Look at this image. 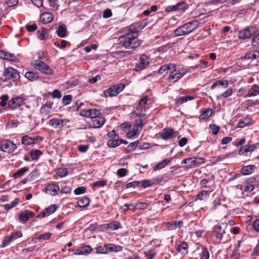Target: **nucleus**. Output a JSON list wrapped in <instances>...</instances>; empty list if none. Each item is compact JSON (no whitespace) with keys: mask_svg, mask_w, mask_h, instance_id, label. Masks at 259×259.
I'll use <instances>...</instances> for the list:
<instances>
[{"mask_svg":"<svg viewBox=\"0 0 259 259\" xmlns=\"http://www.w3.org/2000/svg\"><path fill=\"white\" fill-rule=\"evenodd\" d=\"M139 32L136 27L131 26L128 31L120 36L118 38L119 44L126 49H135L141 44L138 38Z\"/></svg>","mask_w":259,"mask_h":259,"instance_id":"f257e3e1","label":"nucleus"},{"mask_svg":"<svg viewBox=\"0 0 259 259\" xmlns=\"http://www.w3.org/2000/svg\"><path fill=\"white\" fill-rule=\"evenodd\" d=\"M199 26V22L196 20L186 23L177 28L174 31L176 36L185 35L193 31Z\"/></svg>","mask_w":259,"mask_h":259,"instance_id":"f03ea898","label":"nucleus"},{"mask_svg":"<svg viewBox=\"0 0 259 259\" xmlns=\"http://www.w3.org/2000/svg\"><path fill=\"white\" fill-rule=\"evenodd\" d=\"M257 29L253 26H248L240 30L238 33V38L240 39H246L249 38L252 35L257 32Z\"/></svg>","mask_w":259,"mask_h":259,"instance_id":"7ed1b4c3","label":"nucleus"},{"mask_svg":"<svg viewBox=\"0 0 259 259\" xmlns=\"http://www.w3.org/2000/svg\"><path fill=\"white\" fill-rule=\"evenodd\" d=\"M34 68L42 73L46 75H52L53 73V69L44 62L40 60H35L33 63Z\"/></svg>","mask_w":259,"mask_h":259,"instance_id":"20e7f679","label":"nucleus"},{"mask_svg":"<svg viewBox=\"0 0 259 259\" xmlns=\"http://www.w3.org/2000/svg\"><path fill=\"white\" fill-rule=\"evenodd\" d=\"M124 85L122 84H117L113 85L108 89L104 91L106 97L115 96L123 90Z\"/></svg>","mask_w":259,"mask_h":259,"instance_id":"39448f33","label":"nucleus"},{"mask_svg":"<svg viewBox=\"0 0 259 259\" xmlns=\"http://www.w3.org/2000/svg\"><path fill=\"white\" fill-rule=\"evenodd\" d=\"M0 148L4 152L12 153L17 148V146L11 141L6 140L0 142Z\"/></svg>","mask_w":259,"mask_h":259,"instance_id":"423d86ee","label":"nucleus"},{"mask_svg":"<svg viewBox=\"0 0 259 259\" xmlns=\"http://www.w3.org/2000/svg\"><path fill=\"white\" fill-rule=\"evenodd\" d=\"M188 8V4L185 2L178 3L177 4L172 6H168L165 8V11L170 12L172 11H177L182 10L185 11Z\"/></svg>","mask_w":259,"mask_h":259,"instance_id":"0eeeda50","label":"nucleus"},{"mask_svg":"<svg viewBox=\"0 0 259 259\" xmlns=\"http://www.w3.org/2000/svg\"><path fill=\"white\" fill-rule=\"evenodd\" d=\"M4 75L6 80H10L13 81H16L19 77L18 71L13 68H8L5 71Z\"/></svg>","mask_w":259,"mask_h":259,"instance_id":"6e6552de","label":"nucleus"},{"mask_svg":"<svg viewBox=\"0 0 259 259\" xmlns=\"http://www.w3.org/2000/svg\"><path fill=\"white\" fill-rule=\"evenodd\" d=\"M23 98L16 97L12 98L9 102L8 107L11 109H15L24 104Z\"/></svg>","mask_w":259,"mask_h":259,"instance_id":"1a4fd4ad","label":"nucleus"},{"mask_svg":"<svg viewBox=\"0 0 259 259\" xmlns=\"http://www.w3.org/2000/svg\"><path fill=\"white\" fill-rule=\"evenodd\" d=\"M177 134V132L174 131V130L171 128H164L162 130L160 137L164 140H167L174 137H176Z\"/></svg>","mask_w":259,"mask_h":259,"instance_id":"9d476101","label":"nucleus"},{"mask_svg":"<svg viewBox=\"0 0 259 259\" xmlns=\"http://www.w3.org/2000/svg\"><path fill=\"white\" fill-rule=\"evenodd\" d=\"M149 64V61L147 56L145 54L141 55L140 62L137 63L135 67V70L139 71L145 68Z\"/></svg>","mask_w":259,"mask_h":259,"instance_id":"9b49d317","label":"nucleus"},{"mask_svg":"<svg viewBox=\"0 0 259 259\" xmlns=\"http://www.w3.org/2000/svg\"><path fill=\"white\" fill-rule=\"evenodd\" d=\"M259 145L258 143H256L255 144H251L248 143L247 145H245L242 146L239 151V155H243L248 152H251L254 151L255 149L257 148Z\"/></svg>","mask_w":259,"mask_h":259,"instance_id":"f8f14e48","label":"nucleus"},{"mask_svg":"<svg viewBox=\"0 0 259 259\" xmlns=\"http://www.w3.org/2000/svg\"><path fill=\"white\" fill-rule=\"evenodd\" d=\"M57 209V207L55 204H52L41 211L37 215V218L41 219L53 213Z\"/></svg>","mask_w":259,"mask_h":259,"instance_id":"ddd939ff","label":"nucleus"},{"mask_svg":"<svg viewBox=\"0 0 259 259\" xmlns=\"http://www.w3.org/2000/svg\"><path fill=\"white\" fill-rule=\"evenodd\" d=\"M81 114L83 116L91 118V120H92L94 118H95L100 116V112L98 109H89L82 111Z\"/></svg>","mask_w":259,"mask_h":259,"instance_id":"4468645a","label":"nucleus"},{"mask_svg":"<svg viewBox=\"0 0 259 259\" xmlns=\"http://www.w3.org/2000/svg\"><path fill=\"white\" fill-rule=\"evenodd\" d=\"M186 74V72H180L178 71L176 73L170 72L167 80L169 83H174L178 80L183 77V76Z\"/></svg>","mask_w":259,"mask_h":259,"instance_id":"2eb2a0df","label":"nucleus"},{"mask_svg":"<svg viewBox=\"0 0 259 259\" xmlns=\"http://www.w3.org/2000/svg\"><path fill=\"white\" fill-rule=\"evenodd\" d=\"M59 190V186L56 183L49 184L46 188V193L52 196L57 195V192Z\"/></svg>","mask_w":259,"mask_h":259,"instance_id":"dca6fc26","label":"nucleus"},{"mask_svg":"<svg viewBox=\"0 0 259 259\" xmlns=\"http://www.w3.org/2000/svg\"><path fill=\"white\" fill-rule=\"evenodd\" d=\"M22 234L21 232L18 231L15 233L11 234L10 236H7L4 240L3 243L4 246L8 245L11 242L17 239L18 238L22 237Z\"/></svg>","mask_w":259,"mask_h":259,"instance_id":"f3484780","label":"nucleus"},{"mask_svg":"<svg viewBox=\"0 0 259 259\" xmlns=\"http://www.w3.org/2000/svg\"><path fill=\"white\" fill-rule=\"evenodd\" d=\"M92 247L89 245H85L82 247L77 248L74 252L75 255H88L92 251Z\"/></svg>","mask_w":259,"mask_h":259,"instance_id":"a211bd4d","label":"nucleus"},{"mask_svg":"<svg viewBox=\"0 0 259 259\" xmlns=\"http://www.w3.org/2000/svg\"><path fill=\"white\" fill-rule=\"evenodd\" d=\"M0 58L15 62H17L19 61L13 54L9 53L4 51H0Z\"/></svg>","mask_w":259,"mask_h":259,"instance_id":"6ab92c4d","label":"nucleus"},{"mask_svg":"<svg viewBox=\"0 0 259 259\" xmlns=\"http://www.w3.org/2000/svg\"><path fill=\"white\" fill-rule=\"evenodd\" d=\"M92 127L94 128H100L105 122V119L102 116H99L96 118H94L92 120Z\"/></svg>","mask_w":259,"mask_h":259,"instance_id":"aec40b11","label":"nucleus"},{"mask_svg":"<svg viewBox=\"0 0 259 259\" xmlns=\"http://www.w3.org/2000/svg\"><path fill=\"white\" fill-rule=\"evenodd\" d=\"M245 59L257 60L259 59V51L257 50H252L247 52L244 56Z\"/></svg>","mask_w":259,"mask_h":259,"instance_id":"412c9836","label":"nucleus"},{"mask_svg":"<svg viewBox=\"0 0 259 259\" xmlns=\"http://www.w3.org/2000/svg\"><path fill=\"white\" fill-rule=\"evenodd\" d=\"M181 164H188L185 166V167L188 169L191 168L193 165L198 164V163L195 158L189 157L183 160Z\"/></svg>","mask_w":259,"mask_h":259,"instance_id":"4be33fe9","label":"nucleus"},{"mask_svg":"<svg viewBox=\"0 0 259 259\" xmlns=\"http://www.w3.org/2000/svg\"><path fill=\"white\" fill-rule=\"evenodd\" d=\"M34 215L33 213L29 210H26L22 212L19 215L20 220L23 222H26L32 218Z\"/></svg>","mask_w":259,"mask_h":259,"instance_id":"5701e85b","label":"nucleus"},{"mask_svg":"<svg viewBox=\"0 0 259 259\" xmlns=\"http://www.w3.org/2000/svg\"><path fill=\"white\" fill-rule=\"evenodd\" d=\"M53 19V15L48 12L43 13L40 15V20L43 24H48L51 22Z\"/></svg>","mask_w":259,"mask_h":259,"instance_id":"b1692460","label":"nucleus"},{"mask_svg":"<svg viewBox=\"0 0 259 259\" xmlns=\"http://www.w3.org/2000/svg\"><path fill=\"white\" fill-rule=\"evenodd\" d=\"M228 85V81L226 79L218 80L212 83L211 86V89H214L217 87H222L223 89L227 88Z\"/></svg>","mask_w":259,"mask_h":259,"instance_id":"393cba45","label":"nucleus"},{"mask_svg":"<svg viewBox=\"0 0 259 259\" xmlns=\"http://www.w3.org/2000/svg\"><path fill=\"white\" fill-rule=\"evenodd\" d=\"M106 226L107 229H110L112 231L116 230L122 228L121 223L117 221H112L106 224Z\"/></svg>","mask_w":259,"mask_h":259,"instance_id":"a878e982","label":"nucleus"},{"mask_svg":"<svg viewBox=\"0 0 259 259\" xmlns=\"http://www.w3.org/2000/svg\"><path fill=\"white\" fill-rule=\"evenodd\" d=\"M183 223L182 221L168 222L166 224V228L168 230H173L177 228H181Z\"/></svg>","mask_w":259,"mask_h":259,"instance_id":"bb28decb","label":"nucleus"},{"mask_svg":"<svg viewBox=\"0 0 259 259\" xmlns=\"http://www.w3.org/2000/svg\"><path fill=\"white\" fill-rule=\"evenodd\" d=\"M255 168L256 167L254 165L245 166L240 169V172L243 175H248L251 174Z\"/></svg>","mask_w":259,"mask_h":259,"instance_id":"cd10ccee","label":"nucleus"},{"mask_svg":"<svg viewBox=\"0 0 259 259\" xmlns=\"http://www.w3.org/2000/svg\"><path fill=\"white\" fill-rule=\"evenodd\" d=\"M259 94V87L257 85L254 84L250 88L246 95V97H250L255 96Z\"/></svg>","mask_w":259,"mask_h":259,"instance_id":"c85d7f7f","label":"nucleus"},{"mask_svg":"<svg viewBox=\"0 0 259 259\" xmlns=\"http://www.w3.org/2000/svg\"><path fill=\"white\" fill-rule=\"evenodd\" d=\"M39 73L37 72H34L32 71H28L26 72L25 76L29 80L33 81L36 80L39 77Z\"/></svg>","mask_w":259,"mask_h":259,"instance_id":"c756f323","label":"nucleus"},{"mask_svg":"<svg viewBox=\"0 0 259 259\" xmlns=\"http://www.w3.org/2000/svg\"><path fill=\"white\" fill-rule=\"evenodd\" d=\"M67 29L65 25H60L56 31V33L60 37H64L66 35Z\"/></svg>","mask_w":259,"mask_h":259,"instance_id":"7c9ffc66","label":"nucleus"},{"mask_svg":"<svg viewBox=\"0 0 259 259\" xmlns=\"http://www.w3.org/2000/svg\"><path fill=\"white\" fill-rule=\"evenodd\" d=\"M148 97L147 96H145L143 97L139 101L138 105L136 107V110L139 111V110H145V105L147 102Z\"/></svg>","mask_w":259,"mask_h":259,"instance_id":"2f4dec72","label":"nucleus"},{"mask_svg":"<svg viewBox=\"0 0 259 259\" xmlns=\"http://www.w3.org/2000/svg\"><path fill=\"white\" fill-rule=\"evenodd\" d=\"M105 247L108 251V253L113 251H119L121 250L122 248L120 246H116L113 244H105Z\"/></svg>","mask_w":259,"mask_h":259,"instance_id":"473e14b6","label":"nucleus"},{"mask_svg":"<svg viewBox=\"0 0 259 259\" xmlns=\"http://www.w3.org/2000/svg\"><path fill=\"white\" fill-rule=\"evenodd\" d=\"M212 113V109L207 108L199 115V119L200 120L206 119L211 116Z\"/></svg>","mask_w":259,"mask_h":259,"instance_id":"72a5a7b5","label":"nucleus"},{"mask_svg":"<svg viewBox=\"0 0 259 259\" xmlns=\"http://www.w3.org/2000/svg\"><path fill=\"white\" fill-rule=\"evenodd\" d=\"M52 104H46L43 105L40 110L41 114L47 115L51 112Z\"/></svg>","mask_w":259,"mask_h":259,"instance_id":"f704fd0d","label":"nucleus"},{"mask_svg":"<svg viewBox=\"0 0 259 259\" xmlns=\"http://www.w3.org/2000/svg\"><path fill=\"white\" fill-rule=\"evenodd\" d=\"M90 200L87 197H84L79 199L77 201V205L79 207H84L88 206L90 204Z\"/></svg>","mask_w":259,"mask_h":259,"instance_id":"c9c22d12","label":"nucleus"},{"mask_svg":"<svg viewBox=\"0 0 259 259\" xmlns=\"http://www.w3.org/2000/svg\"><path fill=\"white\" fill-rule=\"evenodd\" d=\"M188 245L186 242L182 241L178 246V251L181 254H185L188 251Z\"/></svg>","mask_w":259,"mask_h":259,"instance_id":"e433bc0d","label":"nucleus"},{"mask_svg":"<svg viewBox=\"0 0 259 259\" xmlns=\"http://www.w3.org/2000/svg\"><path fill=\"white\" fill-rule=\"evenodd\" d=\"M42 154V152L40 150H32L30 151L32 160H37Z\"/></svg>","mask_w":259,"mask_h":259,"instance_id":"4c0bfd02","label":"nucleus"},{"mask_svg":"<svg viewBox=\"0 0 259 259\" xmlns=\"http://www.w3.org/2000/svg\"><path fill=\"white\" fill-rule=\"evenodd\" d=\"M194 97L191 96H187L186 97H181L176 100L175 103L176 104H182L188 101H191L194 99Z\"/></svg>","mask_w":259,"mask_h":259,"instance_id":"58836bf2","label":"nucleus"},{"mask_svg":"<svg viewBox=\"0 0 259 259\" xmlns=\"http://www.w3.org/2000/svg\"><path fill=\"white\" fill-rule=\"evenodd\" d=\"M60 124H62V121L59 119L53 118L49 121V125L55 128L60 127Z\"/></svg>","mask_w":259,"mask_h":259,"instance_id":"ea45409f","label":"nucleus"},{"mask_svg":"<svg viewBox=\"0 0 259 259\" xmlns=\"http://www.w3.org/2000/svg\"><path fill=\"white\" fill-rule=\"evenodd\" d=\"M28 170V167H24L20 169H19L16 171L15 173L13 175V178L14 179H17L19 177H20L24 175V174Z\"/></svg>","mask_w":259,"mask_h":259,"instance_id":"a19ab883","label":"nucleus"},{"mask_svg":"<svg viewBox=\"0 0 259 259\" xmlns=\"http://www.w3.org/2000/svg\"><path fill=\"white\" fill-rule=\"evenodd\" d=\"M38 37L40 40H44L47 37V30L45 28H41L37 31Z\"/></svg>","mask_w":259,"mask_h":259,"instance_id":"79ce46f5","label":"nucleus"},{"mask_svg":"<svg viewBox=\"0 0 259 259\" xmlns=\"http://www.w3.org/2000/svg\"><path fill=\"white\" fill-rule=\"evenodd\" d=\"M21 143L25 145H33L32 138L28 135H25L22 138Z\"/></svg>","mask_w":259,"mask_h":259,"instance_id":"37998d69","label":"nucleus"},{"mask_svg":"<svg viewBox=\"0 0 259 259\" xmlns=\"http://www.w3.org/2000/svg\"><path fill=\"white\" fill-rule=\"evenodd\" d=\"M18 201H19V199L17 198H16L10 203L4 204L3 206L4 207V208L6 209H7V210H9L11 209V208L16 206L17 205Z\"/></svg>","mask_w":259,"mask_h":259,"instance_id":"c03bdc74","label":"nucleus"},{"mask_svg":"<svg viewBox=\"0 0 259 259\" xmlns=\"http://www.w3.org/2000/svg\"><path fill=\"white\" fill-rule=\"evenodd\" d=\"M209 194V193L207 191L202 190L199 192L196 196L195 200H202L204 199Z\"/></svg>","mask_w":259,"mask_h":259,"instance_id":"a18cd8bd","label":"nucleus"},{"mask_svg":"<svg viewBox=\"0 0 259 259\" xmlns=\"http://www.w3.org/2000/svg\"><path fill=\"white\" fill-rule=\"evenodd\" d=\"M139 144V141H136L134 142L131 143L127 147L126 149V151L127 153H128L131 151H134L136 148L138 147Z\"/></svg>","mask_w":259,"mask_h":259,"instance_id":"49530a36","label":"nucleus"},{"mask_svg":"<svg viewBox=\"0 0 259 259\" xmlns=\"http://www.w3.org/2000/svg\"><path fill=\"white\" fill-rule=\"evenodd\" d=\"M107 144L110 147L115 148L120 145V142L119 140L111 139L108 141Z\"/></svg>","mask_w":259,"mask_h":259,"instance_id":"de8ad7c7","label":"nucleus"},{"mask_svg":"<svg viewBox=\"0 0 259 259\" xmlns=\"http://www.w3.org/2000/svg\"><path fill=\"white\" fill-rule=\"evenodd\" d=\"M167 162L166 159H163L160 162H159L153 168V170H156L157 169H160L164 167L167 164Z\"/></svg>","mask_w":259,"mask_h":259,"instance_id":"09e8293b","label":"nucleus"},{"mask_svg":"<svg viewBox=\"0 0 259 259\" xmlns=\"http://www.w3.org/2000/svg\"><path fill=\"white\" fill-rule=\"evenodd\" d=\"M52 236L51 233H46L45 234L36 235L35 238L40 240H48Z\"/></svg>","mask_w":259,"mask_h":259,"instance_id":"8fccbe9b","label":"nucleus"},{"mask_svg":"<svg viewBox=\"0 0 259 259\" xmlns=\"http://www.w3.org/2000/svg\"><path fill=\"white\" fill-rule=\"evenodd\" d=\"M57 174L60 177H64L68 174V169L67 168L61 167L58 169Z\"/></svg>","mask_w":259,"mask_h":259,"instance_id":"3c124183","label":"nucleus"},{"mask_svg":"<svg viewBox=\"0 0 259 259\" xmlns=\"http://www.w3.org/2000/svg\"><path fill=\"white\" fill-rule=\"evenodd\" d=\"M209 253L206 248L202 249V252L200 255V259H209Z\"/></svg>","mask_w":259,"mask_h":259,"instance_id":"603ef678","label":"nucleus"},{"mask_svg":"<svg viewBox=\"0 0 259 259\" xmlns=\"http://www.w3.org/2000/svg\"><path fill=\"white\" fill-rule=\"evenodd\" d=\"M72 100V96L70 95H65L63 97L62 103L64 105L69 104Z\"/></svg>","mask_w":259,"mask_h":259,"instance_id":"864d4df0","label":"nucleus"},{"mask_svg":"<svg viewBox=\"0 0 259 259\" xmlns=\"http://www.w3.org/2000/svg\"><path fill=\"white\" fill-rule=\"evenodd\" d=\"M139 133L138 129L136 126H134L133 127V129L131 132H128L127 134V137L128 138H131L135 136Z\"/></svg>","mask_w":259,"mask_h":259,"instance_id":"5fc2aeb1","label":"nucleus"},{"mask_svg":"<svg viewBox=\"0 0 259 259\" xmlns=\"http://www.w3.org/2000/svg\"><path fill=\"white\" fill-rule=\"evenodd\" d=\"M239 250L237 249H234L230 256L231 259H239L240 257Z\"/></svg>","mask_w":259,"mask_h":259,"instance_id":"6e6d98bb","label":"nucleus"},{"mask_svg":"<svg viewBox=\"0 0 259 259\" xmlns=\"http://www.w3.org/2000/svg\"><path fill=\"white\" fill-rule=\"evenodd\" d=\"M86 189L84 187L81 186L76 188L74 191V193L75 195H80L85 192Z\"/></svg>","mask_w":259,"mask_h":259,"instance_id":"4d7b16f0","label":"nucleus"},{"mask_svg":"<svg viewBox=\"0 0 259 259\" xmlns=\"http://www.w3.org/2000/svg\"><path fill=\"white\" fill-rule=\"evenodd\" d=\"M106 183H107L106 181L102 180L101 181L95 182L93 184V186L96 187H104V186H105L106 185Z\"/></svg>","mask_w":259,"mask_h":259,"instance_id":"13d9d810","label":"nucleus"},{"mask_svg":"<svg viewBox=\"0 0 259 259\" xmlns=\"http://www.w3.org/2000/svg\"><path fill=\"white\" fill-rule=\"evenodd\" d=\"M233 90L232 88L228 89L226 91L223 92L221 95L220 97H222L223 98H228L231 96L232 94Z\"/></svg>","mask_w":259,"mask_h":259,"instance_id":"bf43d9fd","label":"nucleus"},{"mask_svg":"<svg viewBox=\"0 0 259 259\" xmlns=\"http://www.w3.org/2000/svg\"><path fill=\"white\" fill-rule=\"evenodd\" d=\"M141 183V187L143 188H147L153 185V183L151 180H144L140 182Z\"/></svg>","mask_w":259,"mask_h":259,"instance_id":"052dcab7","label":"nucleus"},{"mask_svg":"<svg viewBox=\"0 0 259 259\" xmlns=\"http://www.w3.org/2000/svg\"><path fill=\"white\" fill-rule=\"evenodd\" d=\"M96 252L97 253H108V251L105 247V244L103 246H99L96 248Z\"/></svg>","mask_w":259,"mask_h":259,"instance_id":"680f3d73","label":"nucleus"},{"mask_svg":"<svg viewBox=\"0 0 259 259\" xmlns=\"http://www.w3.org/2000/svg\"><path fill=\"white\" fill-rule=\"evenodd\" d=\"M252 46L254 47H257L259 46V34H256L252 39Z\"/></svg>","mask_w":259,"mask_h":259,"instance_id":"e2e57ef3","label":"nucleus"},{"mask_svg":"<svg viewBox=\"0 0 259 259\" xmlns=\"http://www.w3.org/2000/svg\"><path fill=\"white\" fill-rule=\"evenodd\" d=\"M211 130L212 133L213 135H216L218 134L220 130V127L215 124H210L209 125Z\"/></svg>","mask_w":259,"mask_h":259,"instance_id":"0e129e2a","label":"nucleus"},{"mask_svg":"<svg viewBox=\"0 0 259 259\" xmlns=\"http://www.w3.org/2000/svg\"><path fill=\"white\" fill-rule=\"evenodd\" d=\"M148 204L144 202H139L137 203V208L138 209H145L148 207Z\"/></svg>","mask_w":259,"mask_h":259,"instance_id":"69168bd1","label":"nucleus"},{"mask_svg":"<svg viewBox=\"0 0 259 259\" xmlns=\"http://www.w3.org/2000/svg\"><path fill=\"white\" fill-rule=\"evenodd\" d=\"M37 25L35 23L32 25H27L26 26V30L29 32H33L37 29Z\"/></svg>","mask_w":259,"mask_h":259,"instance_id":"338daca9","label":"nucleus"},{"mask_svg":"<svg viewBox=\"0 0 259 259\" xmlns=\"http://www.w3.org/2000/svg\"><path fill=\"white\" fill-rule=\"evenodd\" d=\"M252 226L256 232H259V219H256L253 221Z\"/></svg>","mask_w":259,"mask_h":259,"instance_id":"774afa93","label":"nucleus"}]
</instances>
